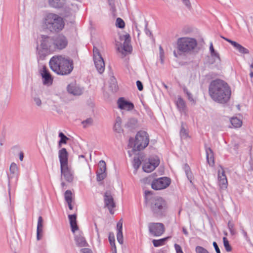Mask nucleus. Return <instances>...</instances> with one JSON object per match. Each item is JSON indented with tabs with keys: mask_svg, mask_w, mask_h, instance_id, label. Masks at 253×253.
<instances>
[{
	"mask_svg": "<svg viewBox=\"0 0 253 253\" xmlns=\"http://www.w3.org/2000/svg\"><path fill=\"white\" fill-rule=\"evenodd\" d=\"M177 50H174L173 54L175 57L185 55L190 51V38L182 37L177 40L176 44Z\"/></svg>",
	"mask_w": 253,
	"mask_h": 253,
	"instance_id": "nucleus-7",
	"label": "nucleus"
},
{
	"mask_svg": "<svg viewBox=\"0 0 253 253\" xmlns=\"http://www.w3.org/2000/svg\"><path fill=\"white\" fill-rule=\"evenodd\" d=\"M108 239L111 247H115V239L114 234L113 232H109Z\"/></svg>",
	"mask_w": 253,
	"mask_h": 253,
	"instance_id": "nucleus-45",
	"label": "nucleus"
},
{
	"mask_svg": "<svg viewBox=\"0 0 253 253\" xmlns=\"http://www.w3.org/2000/svg\"><path fill=\"white\" fill-rule=\"evenodd\" d=\"M44 29L52 33L61 32L65 27L64 19L58 14L49 13L43 19Z\"/></svg>",
	"mask_w": 253,
	"mask_h": 253,
	"instance_id": "nucleus-4",
	"label": "nucleus"
},
{
	"mask_svg": "<svg viewBox=\"0 0 253 253\" xmlns=\"http://www.w3.org/2000/svg\"><path fill=\"white\" fill-rule=\"evenodd\" d=\"M148 161L149 163L152 164V165H153V167H154V168H155L157 167L160 164V159L159 157L157 156H154L151 157L148 159Z\"/></svg>",
	"mask_w": 253,
	"mask_h": 253,
	"instance_id": "nucleus-40",
	"label": "nucleus"
},
{
	"mask_svg": "<svg viewBox=\"0 0 253 253\" xmlns=\"http://www.w3.org/2000/svg\"><path fill=\"white\" fill-rule=\"evenodd\" d=\"M61 175H63L65 180L71 182L73 180V175L68 165L60 167Z\"/></svg>",
	"mask_w": 253,
	"mask_h": 253,
	"instance_id": "nucleus-21",
	"label": "nucleus"
},
{
	"mask_svg": "<svg viewBox=\"0 0 253 253\" xmlns=\"http://www.w3.org/2000/svg\"><path fill=\"white\" fill-rule=\"evenodd\" d=\"M159 50H160V58H161L162 62H163L162 57L164 56V50L161 46H160V47H159Z\"/></svg>",
	"mask_w": 253,
	"mask_h": 253,
	"instance_id": "nucleus-60",
	"label": "nucleus"
},
{
	"mask_svg": "<svg viewBox=\"0 0 253 253\" xmlns=\"http://www.w3.org/2000/svg\"><path fill=\"white\" fill-rule=\"evenodd\" d=\"M107 209H108V210L109 211V212L110 213V214H113L114 213V211H113V209L115 208V207H107Z\"/></svg>",
	"mask_w": 253,
	"mask_h": 253,
	"instance_id": "nucleus-61",
	"label": "nucleus"
},
{
	"mask_svg": "<svg viewBox=\"0 0 253 253\" xmlns=\"http://www.w3.org/2000/svg\"><path fill=\"white\" fill-rule=\"evenodd\" d=\"M153 165L152 164L149 163L148 161L147 162H145L143 165L142 169L144 171L146 172H151L153 170H154L156 168L153 167Z\"/></svg>",
	"mask_w": 253,
	"mask_h": 253,
	"instance_id": "nucleus-38",
	"label": "nucleus"
},
{
	"mask_svg": "<svg viewBox=\"0 0 253 253\" xmlns=\"http://www.w3.org/2000/svg\"><path fill=\"white\" fill-rule=\"evenodd\" d=\"M121 41H124L122 49L126 53H131L132 51V47L130 44L131 38L128 34L120 36Z\"/></svg>",
	"mask_w": 253,
	"mask_h": 253,
	"instance_id": "nucleus-16",
	"label": "nucleus"
},
{
	"mask_svg": "<svg viewBox=\"0 0 253 253\" xmlns=\"http://www.w3.org/2000/svg\"><path fill=\"white\" fill-rule=\"evenodd\" d=\"M109 4L111 7V10L113 11H114L116 10V7H115V4L114 0H110L109 1H108Z\"/></svg>",
	"mask_w": 253,
	"mask_h": 253,
	"instance_id": "nucleus-56",
	"label": "nucleus"
},
{
	"mask_svg": "<svg viewBox=\"0 0 253 253\" xmlns=\"http://www.w3.org/2000/svg\"><path fill=\"white\" fill-rule=\"evenodd\" d=\"M176 105L178 110L184 114L186 115V106L185 102L180 96H178L177 99L175 102Z\"/></svg>",
	"mask_w": 253,
	"mask_h": 253,
	"instance_id": "nucleus-26",
	"label": "nucleus"
},
{
	"mask_svg": "<svg viewBox=\"0 0 253 253\" xmlns=\"http://www.w3.org/2000/svg\"><path fill=\"white\" fill-rule=\"evenodd\" d=\"M119 108L121 110H126L131 111L134 108L133 103L128 100H126L124 97H120L117 101Z\"/></svg>",
	"mask_w": 253,
	"mask_h": 253,
	"instance_id": "nucleus-17",
	"label": "nucleus"
},
{
	"mask_svg": "<svg viewBox=\"0 0 253 253\" xmlns=\"http://www.w3.org/2000/svg\"><path fill=\"white\" fill-rule=\"evenodd\" d=\"M151 182V187L155 190H160L167 188L171 183V179L167 176L161 177L158 178H154L151 176L144 178V181L146 183Z\"/></svg>",
	"mask_w": 253,
	"mask_h": 253,
	"instance_id": "nucleus-6",
	"label": "nucleus"
},
{
	"mask_svg": "<svg viewBox=\"0 0 253 253\" xmlns=\"http://www.w3.org/2000/svg\"><path fill=\"white\" fill-rule=\"evenodd\" d=\"M183 169L184 170L185 174L189 180H190V176L189 175V171L190 170V167L187 163H185L183 166Z\"/></svg>",
	"mask_w": 253,
	"mask_h": 253,
	"instance_id": "nucleus-48",
	"label": "nucleus"
},
{
	"mask_svg": "<svg viewBox=\"0 0 253 253\" xmlns=\"http://www.w3.org/2000/svg\"><path fill=\"white\" fill-rule=\"evenodd\" d=\"M72 202H70L67 203L68 204V208L70 210H72L73 209V206L72 204Z\"/></svg>",
	"mask_w": 253,
	"mask_h": 253,
	"instance_id": "nucleus-62",
	"label": "nucleus"
},
{
	"mask_svg": "<svg viewBox=\"0 0 253 253\" xmlns=\"http://www.w3.org/2000/svg\"><path fill=\"white\" fill-rule=\"evenodd\" d=\"M40 74L44 85H49L52 84L53 78L45 66H43L42 69L40 70Z\"/></svg>",
	"mask_w": 253,
	"mask_h": 253,
	"instance_id": "nucleus-14",
	"label": "nucleus"
},
{
	"mask_svg": "<svg viewBox=\"0 0 253 253\" xmlns=\"http://www.w3.org/2000/svg\"><path fill=\"white\" fill-rule=\"evenodd\" d=\"M54 50H62L65 48L68 43L67 38L63 34H60L53 36Z\"/></svg>",
	"mask_w": 253,
	"mask_h": 253,
	"instance_id": "nucleus-12",
	"label": "nucleus"
},
{
	"mask_svg": "<svg viewBox=\"0 0 253 253\" xmlns=\"http://www.w3.org/2000/svg\"><path fill=\"white\" fill-rule=\"evenodd\" d=\"M169 237H165L160 239H153L152 243L155 247H158L165 244Z\"/></svg>",
	"mask_w": 253,
	"mask_h": 253,
	"instance_id": "nucleus-37",
	"label": "nucleus"
},
{
	"mask_svg": "<svg viewBox=\"0 0 253 253\" xmlns=\"http://www.w3.org/2000/svg\"><path fill=\"white\" fill-rule=\"evenodd\" d=\"M116 26L120 29H123L125 27L124 21L121 18H117L116 21Z\"/></svg>",
	"mask_w": 253,
	"mask_h": 253,
	"instance_id": "nucleus-44",
	"label": "nucleus"
},
{
	"mask_svg": "<svg viewBox=\"0 0 253 253\" xmlns=\"http://www.w3.org/2000/svg\"><path fill=\"white\" fill-rule=\"evenodd\" d=\"M148 22L145 21V34L150 37H153V35L151 31L148 29Z\"/></svg>",
	"mask_w": 253,
	"mask_h": 253,
	"instance_id": "nucleus-52",
	"label": "nucleus"
},
{
	"mask_svg": "<svg viewBox=\"0 0 253 253\" xmlns=\"http://www.w3.org/2000/svg\"><path fill=\"white\" fill-rule=\"evenodd\" d=\"M77 215L76 213L68 215V218L71 227V229L73 233L79 230V226L77 224Z\"/></svg>",
	"mask_w": 253,
	"mask_h": 253,
	"instance_id": "nucleus-22",
	"label": "nucleus"
},
{
	"mask_svg": "<svg viewBox=\"0 0 253 253\" xmlns=\"http://www.w3.org/2000/svg\"><path fill=\"white\" fill-rule=\"evenodd\" d=\"M228 228L232 235H234L236 234V231L234 229V224L230 220L228 222Z\"/></svg>",
	"mask_w": 253,
	"mask_h": 253,
	"instance_id": "nucleus-46",
	"label": "nucleus"
},
{
	"mask_svg": "<svg viewBox=\"0 0 253 253\" xmlns=\"http://www.w3.org/2000/svg\"><path fill=\"white\" fill-rule=\"evenodd\" d=\"M104 207H111V208L116 207V203L114 201V198L111 195V191L109 190L106 191L104 195Z\"/></svg>",
	"mask_w": 253,
	"mask_h": 253,
	"instance_id": "nucleus-19",
	"label": "nucleus"
},
{
	"mask_svg": "<svg viewBox=\"0 0 253 253\" xmlns=\"http://www.w3.org/2000/svg\"><path fill=\"white\" fill-rule=\"evenodd\" d=\"M82 253H92L91 249L88 248H83L81 250Z\"/></svg>",
	"mask_w": 253,
	"mask_h": 253,
	"instance_id": "nucleus-59",
	"label": "nucleus"
},
{
	"mask_svg": "<svg viewBox=\"0 0 253 253\" xmlns=\"http://www.w3.org/2000/svg\"><path fill=\"white\" fill-rule=\"evenodd\" d=\"M221 38L229 42L237 51L241 54H249V50L239 43L221 36Z\"/></svg>",
	"mask_w": 253,
	"mask_h": 253,
	"instance_id": "nucleus-18",
	"label": "nucleus"
},
{
	"mask_svg": "<svg viewBox=\"0 0 253 253\" xmlns=\"http://www.w3.org/2000/svg\"><path fill=\"white\" fill-rule=\"evenodd\" d=\"M75 240L77 246L80 247H87L88 246V243L85 240L84 237L82 235V233H80L79 234L75 236Z\"/></svg>",
	"mask_w": 253,
	"mask_h": 253,
	"instance_id": "nucleus-27",
	"label": "nucleus"
},
{
	"mask_svg": "<svg viewBox=\"0 0 253 253\" xmlns=\"http://www.w3.org/2000/svg\"><path fill=\"white\" fill-rule=\"evenodd\" d=\"M205 149L207 161L210 165L213 166L214 164L213 152L210 147L206 146Z\"/></svg>",
	"mask_w": 253,
	"mask_h": 253,
	"instance_id": "nucleus-30",
	"label": "nucleus"
},
{
	"mask_svg": "<svg viewBox=\"0 0 253 253\" xmlns=\"http://www.w3.org/2000/svg\"><path fill=\"white\" fill-rule=\"evenodd\" d=\"M136 86L137 87V89L139 91H142L143 89V85L142 83L140 81H137L136 82Z\"/></svg>",
	"mask_w": 253,
	"mask_h": 253,
	"instance_id": "nucleus-54",
	"label": "nucleus"
},
{
	"mask_svg": "<svg viewBox=\"0 0 253 253\" xmlns=\"http://www.w3.org/2000/svg\"><path fill=\"white\" fill-rule=\"evenodd\" d=\"M68 153L65 148H62L59 151V158L60 167L68 165Z\"/></svg>",
	"mask_w": 253,
	"mask_h": 253,
	"instance_id": "nucleus-20",
	"label": "nucleus"
},
{
	"mask_svg": "<svg viewBox=\"0 0 253 253\" xmlns=\"http://www.w3.org/2000/svg\"><path fill=\"white\" fill-rule=\"evenodd\" d=\"M138 156L134 157L133 161V166L136 171L141 164V161H144V155L142 153H138Z\"/></svg>",
	"mask_w": 253,
	"mask_h": 253,
	"instance_id": "nucleus-29",
	"label": "nucleus"
},
{
	"mask_svg": "<svg viewBox=\"0 0 253 253\" xmlns=\"http://www.w3.org/2000/svg\"><path fill=\"white\" fill-rule=\"evenodd\" d=\"M109 88V89L114 93L117 92L118 90V86L117 85V81L114 77H113L110 79Z\"/></svg>",
	"mask_w": 253,
	"mask_h": 253,
	"instance_id": "nucleus-35",
	"label": "nucleus"
},
{
	"mask_svg": "<svg viewBox=\"0 0 253 253\" xmlns=\"http://www.w3.org/2000/svg\"><path fill=\"white\" fill-rule=\"evenodd\" d=\"M182 231L185 235H186V236L188 235V232L187 231L186 229L184 227L182 228Z\"/></svg>",
	"mask_w": 253,
	"mask_h": 253,
	"instance_id": "nucleus-64",
	"label": "nucleus"
},
{
	"mask_svg": "<svg viewBox=\"0 0 253 253\" xmlns=\"http://www.w3.org/2000/svg\"><path fill=\"white\" fill-rule=\"evenodd\" d=\"M195 251L196 253H210L207 250L201 246H197Z\"/></svg>",
	"mask_w": 253,
	"mask_h": 253,
	"instance_id": "nucleus-49",
	"label": "nucleus"
},
{
	"mask_svg": "<svg viewBox=\"0 0 253 253\" xmlns=\"http://www.w3.org/2000/svg\"><path fill=\"white\" fill-rule=\"evenodd\" d=\"M180 136L182 140L187 139L189 137L188 126L183 122H181V128L180 130Z\"/></svg>",
	"mask_w": 253,
	"mask_h": 253,
	"instance_id": "nucleus-28",
	"label": "nucleus"
},
{
	"mask_svg": "<svg viewBox=\"0 0 253 253\" xmlns=\"http://www.w3.org/2000/svg\"><path fill=\"white\" fill-rule=\"evenodd\" d=\"M218 178L219 181V184L221 188H226L227 184V180L226 176L225 174V172L222 170L220 173V171H218Z\"/></svg>",
	"mask_w": 253,
	"mask_h": 253,
	"instance_id": "nucleus-31",
	"label": "nucleus"
},
{
	"mask_svg": "<svg viewBox=\"0 0 253 253\" xmlns=\"http://www.w3.org/2000/svg\"><path fill=\"white\" fill-rule=\"evenodd\" d=\"M43 219L41 216H40L38 218L37 227L43 228Z\"/></svg>",
	"mask_w": 253,
	"mask_h": 253,
	"instance_id": "nucleus-51",
	"label": "nucleus"
},
{
	"mask_svg": "<svg viewBox=\"0 0 253 253\" xmlns=\"http://www.w3.org/2000/svg\"><path fill=\"white\" fill-rule=\"evenodd\" d=\"M9 170L11 174L10 175L8 174L9 181L10 179L13 177H15V179H17L18 168L16 164L14 163H12L10 166Z\"/></svg>",
	"mask_w": 253,
	"mask_h": 253,
	"instance_id": "nucleus-32",
	"label": "nucleus"
},
{
	"mask_svg": "<svg viewBox=\"0 0 253 253\" xmlns=\"http://www.w3.org/2000/svg\"><path fill=\"white\" fill-rule=\"evenodd\" d=\"M213 246L215 250L216 253H221L220 249L218 246L217 244L215 242H213Z\"/></svg>",
	"mask_w": 253,
	"mask_h": 253,
	"instance_id": "nucleus-58",
	"label": "nucleus"
},
{
	"mask_svg": "<svg viewBox=\"0 0 253 253\" xmlns=\"http://www.w3.org/2000/svg\"><path fill=\"white\" fill-rule=\"evenodd\" d=\"M34 101L38 106H40L42 104V101L41 99L38 97H35L34 98Z\"/></svg>",
	"mask_w": 253,
	"mask_h": 253,
	"instance_id": "nucleus-57",
	"label": "nucleus"
},
{
	"mask_svg": "<svg viewBox=\"0 0 253 253\" xmlns=\"http://www.w3.org/2000/svg\"><path fill=\"white\" fill-rule=\"evenodd\" d=\"M138 126V120L135 118H129L125 125V127L131 131L135 129Z\"/></svg>",
	"mask_w": 253,
	"mask_h": 253,
	"instance_id": "nucleus-24",
	"label": "nucleus"
},
{
	"mask_svg": "<svg viewBox=\"0 0 253 253\" xmlns=\"http://www.w3.org/2000/svg\"><path fill=\"white\" fill-rule=\"evenodd\" d=\"M137 146V144L136 143V140L135 138L134 139L132 137H130L128 140V143L127 145L128 148H132V149L131 150V151L133 152H135L137 151L136 150V147Z\"/></svg>",
	"mask_w": 253,
	"mask_h": 253,
	"instance_id": "nucleus-39",
	"label": "nucleus"
},
{
	"mask_svg": "<svg viewBox=\"0 0 253 253\" xmlns=\"http://www.w3.org/2000/svg\"><path fill=\"white\" fill-rule=\"evenodd\" d=\"M180 86L183 89L185 93L186 94L187 98L190 100V93L188 91V89L186 87L185 85L184 84H179Z\"/></svg>",
	"mask_w": 253,
	"mask_h": 253,
	"instance_id": "nucleus-53",
	"label": "nucleus"
},
{
	"mask_svg": "<svg viewBox=\"0 0 253 253\" xmlns=\"http://www.w3.org/2000/svg\"><path fill=\"white\" fill-rule=\"evenodd\" d=\"M58 136L60 138L58 144L59 148H60L63 144H67L68 141L70 139L69 138L66 136L62 132H60L59 133Z\"/></svg>",
	"mask_w": 253,
	"mask_h": 253,
	"instance_id": "nucleus-36",
	"label": "nucleus"
},
{
	"mask_svg": "<svg viewBox=\"0 0 253 253\" xmlns=\"http://www.w3.org/2000/svg\"><path fill=\"white\" fill-rule=\"evenodd\" d=\"M49 64L53 72L62 76L70 74L74 68L73 60L69 57L66 58L61 55L53 56Z\"/></svg>",
	"mask_w": 253,
	"mask_h": 253,
	"instance_id": "nucleus-3",
	"label": "nucleus"
},
{
	"mask_svg": "<svg viewBox=\"0 0 253 253\" xmlns=\"http://www.w3.org/2000/svg\"><path fill=\"white\" fill-rule=\"evenodd\" d=\"M117 239L118 242L120 244H123V220L120 219L117 224Z\"/></svg>",
	"mask_w": 253,
	"mask_h": 253,
	"instance_id": "nucleus-25",
	"label": "nucleus"
},
{
	"mask_svg": "<svg viewBox=\"0 0 253 253\" xmlns=\"http://www.w3.org/2000/svg\"><path fill=\"white\" fill-rule=\"evenodd\" d=\"M66 0H48V4L50 7L60 9L63 8Z\"/></svg>",
	"mask_w": 253,
	"mask_h": 253,
	"instance_id": "nucleus-23",
	"label": "nucleus"
},
{
	"mask_svg": "<svg viewBox=\"0 0 253 253\" xmlns=\"http://www.w3.org/2000/svg\"><path fill=\"white\" fill-rule=\"evenodd\" d=\"M209 94L215 102L221 104L228 102L231 90L229 85L223 80L216 79L211 82L209 88Z\"/></svg>",
	"mask_w": 253,
	"mask_h": 253,
	"instance_id": "nucleus-1",
	"label": "nucleus"
},
{
	"mask_svg": "<svg viewBox=\"0 0 253 253\" xmlns=\"http://www.w3.org/2000/svg\"><path fill=\"white\" fill-rule=\"evenodd\" d=\"M93 57L95 66L98 73L102 74L105 70V63L99 49L93 47Z\"/></svg>",
	"mask_w": 253,
	"mask_h": 253,
	"instance_id": "nucleus-9",
	"label": "nucleus"
},
{
	"mask_svg": "<svg viewBox=\"0 0 253 253\" xmlns=\"http://www.w3.org/2000/svg\"><path fill=\"white\" fill-rule=\"evenodd\" d=\"M24 158V153L22 152H21L19 154V160L21 161H22L23 160Z\"/></svg>",
	"mask_w": 253,
	"mask_h": 253,
	"instance_id": "nucleus-63",
	"label": "nucleus"
},
{
	"mask_svg": "<svg viewBox=\"0 0 253 253\" xmlns=\"http://www.w3.org/2000/svg\"><path fill=\"white\" fill-rule=\"evenodd\" d=\"M210 51L211 53V57L213 58L214 61L211 62V63L213 64L214 62H216V61L220 62V58L219 54L218 52H217L214 49L212 43L211 42L210 43Z\"/></svg>",
	"mask_w": 253,
	"mask_h": 253,
	"instance_id": "nucleus-33",
	"label": "nucleus"
},
{
	"mask_svg": "<svg viewBox=\"0 0 253 253\" xmlns=\"http://www.w3.org/2000/svg\"><path fill=\"white\" fill-rule=\"evenodd\" d=\"M40 41L41 49H39L38 44L37 46L38 58L43 60L51 51L55 50L53 37L42 35Z\"/></svg>",
	"mask_w": 253,
	"mask_h": 253,
	"instance_id": "nucleus-5",
	"label": "nucleus"
},
{
	"mask_svg": "<svg viewBox=\"0 0 253 253\" xmlns=\"http://www.w3.org/2000/svg\"><path fill=\"white\" fill-rule=\"evenodd\" d=\"M149 233L153 236H161L165 232V228L163 223L159 222H151L148 224Z\"/></svg>",
	"mask_w": 253,
	"mask_h": 253,
	"instance_id": "nucleus-11",
	"label": "nucleus"
},
{
	"mask_svg": "<svg viewBox=\"0 0 253 253\" xmlns=\"http://www.w3.org/2000/svg\"><path fill=\"white\" fill-rule=\"evenodd\" d=\"M67 90L70 94L73 95H80L83 92L84 88L74 82L68 85Z\"/></svg>",
	"mask_w": 253,
	"mask_h": 253,
	"instance_id": "nucleus-15",
	"label": "nucleus"
},
{
	"mask_svg": "<svg viewBox=\"0 0 253 253\" xmlns=\"http://www.w3.org/2000/svg\"><path fill=\"white\" fill-rule=\"evenodd\" d=\"M43 235V228H37V239L40 240Z\"/></svg>",
	"mask_w": 253,
	"mask_h": 253,
	"instance_id": "nucleus-50",
	"label": "nucleus"
},
{
	"mask_svg": "<svg viewBox=\"0 0 253 253\" xmlns=\"http://www.w3.org/2000/svg\"><path fill=\"white\" fill-rule=\"evenodd\" d=\"M174 248L175 250L176 251V253H183L181 247L180 245L175 244H174Z\"/></svg>",
	"mask_w": 253,
	"mask_h": 253,
	"instance_id": "nucleus-55",
	"label": "nucleus"
},
{
	"mask_svg": "<svg viewBox=\"0 0 253 253\" xmlns=\"http://www.w3.org/2000/svg\"><path fill=\"white\" fill-rule=\"evenodd\" d=\"M106 165L104 161L101 160L98 163V169L96 171V180L101 181L107 176Z\"/></svg>",
	"mask_w": 253,
	"mask_h": 253,
	"instance_id": "nucleus-13",
	"label": "nucleus"
},
{
	"mask_svg": "<svg viewBox=\"0 0 253 253\" xmlns=\"http://www.w3.org/2000/svg\"><path fill=\"white\" fill-rule=\"evenodd\" d=\"M64 198L65 201L67 202L73 201L72 192L70 190H66L64 193Z\"/></svg>",
	"mask_w": 253,
	"mask_h": 253,
	"instance_id": "nucleus-42",
	"label": "nucleus"
},
{
	"mask_svg": "<svg viewBox=\"0 0 253 253\" xmlns=\"http://www.w3.org/2000/svg\"><path fill=\"white\" fill-rule=\"evenodd\" d=\"M122 119L120 117L118 116L116 119V123L114 126V130L118 133H121L123 131L122 128Z\"/></svg>",
	"mask_w": 253,
	"mask_h": 253,
	"instance_id": "nucleus-34",
	"label": "nucleus"
},
{
	"mask_svg": "<svg viewBox=\"0 0 253 253\" xmlns=\"http://www.w3.org/2000/svg\"><path fill=\"white\" fill-rule=\"evenodd\" d=\"M136 143L137 144L136 150L139 151L145 148L149 142V135L147 132L140 130L135 135Z\"/></svg>",
	"mask_w": 253,
	"mask_h": 253,
	"instance_id": "nucleus-8",
	"label": "nucleus"
},
{
	"mask_svg": "<svg viewBox=\"0 0 253 253\" xmlns=\"http://www.w3.org/2000/svg\"><path fill=\"white\" fill-rule=\"evenodd\" d=\"M152 191H145V202L149 206L153 216L155 217L161 218L166 215L168 206L167 202L159 196H151Z\"/></svg>",
	"mask_w": 253,
	"mask_h": 253,
	"instance_id": "nucleus-2",
	"label": "nucleus"
},
{
	"mask_svg": "<svg viewBox=\"0 0 253 253\" xmlns=\"http://www.w3.org/2000/svg\"><path fill=\"white\" fill-rule=\"evenodd\" d=\"M231 124L235 127H239L241 126L242 122L237 117L231 118L230 120Z\"/></svg>",
	"mask_w": 253,
	"mask_h": 253,
	"instance_id": "nucleus-41",
	"label": "nucleus"
},
{
	"mask_svg": "<svg viewBox=\"0 0 253 253\" xmlns=\"http://www.w3.org/2000/svg\"><path fill=\"white\" fill-rule=\"evenodd\" d=\"M92 123L93 120L91 118H87L82 122L84 127H86L87 126L92 125Z\"/></svg>",
	"mask_w": 253,
	"mask_h": 253,
	"instance_id": "nucleus-47",
	"label": "nucleus"
},
{
	"mask_svg": "<svg viewBox=\"0 0 253 253\" xmlns=\"http://www.w3.org/2000/svg\"><path fill=\"white\" fill-rule=\"evenodd\" d=\"M205 44V41L202 37L197 39L191 38L190 39V52L191 56L193 55H196L200 51L202 50Z\"/></svg>",
	"mask_w": 253,
	"mask_h": 253,
	"instance_id": "nucleus-10",
	"label": "nucleus"
},
{
	"mask_svg": "<svg viewBox=\"0 0 253 253\" xmlns=\"http://www.w3.org/2000/svg\"><path fill=\"white\" fill-rule=\"evenodd\" d=\"M223 245L227 252H231L232 251V247L230 246L229 242L226 237L223 238Z\"/></svg>",
	"mask_w": 253,
	"mask_h": 253,
	"instance_id": "nucleus-43",
	"label": "nucleus"
}]
</instances>
